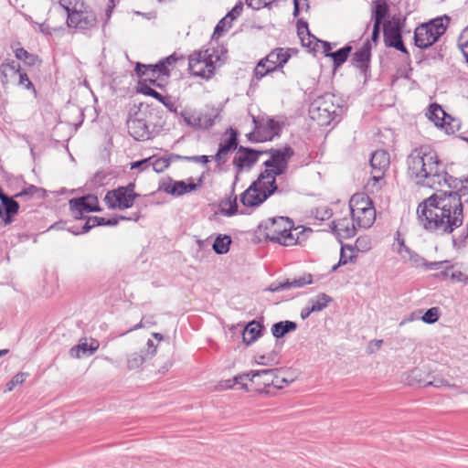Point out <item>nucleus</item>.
Segmentation results:
<instances>
[{"label":"nucleus","instance_id":"1","mask_svg":"<svg viewBox=\"0 0 468 468\" xmlns=\"http://www.w3.org/2000/svg\"><path fill=\"white\" fill-rule=\"evenodd\" d=\"M458 181L450 191H439L419 204L417 216L420 224L428 232L449 235L463 223V202L468 195V178Z\"/></svg>","mask_w":468,"mask_h":468},{"label":"nucleus","instance_id":"2","mask_svg":"<svg viewBox=\"0 0 468 468\" xmlns=\"http://www.w3.org/2000/svg\"><path fill=\"white\" fill-rule=\"evenodd\" d=\"M408 175L417 185L433 189L447 186L456 187L459 184L450 176L436 151L429 144L411 150L407 157Z\"/></svg>","mask_w":468,"mask_h":468},{"label":"nucleus","instance_id":"3","mask_svg":"<svg viewBox=\"0 0 468 468\" xmlns=\"http://www.w3.org/2000/svg\"><path fill=\"white\" fill-rule=\"evenodd\" d=\"M263 154H268L270 158L263 163L266 169L259 176L271 183V179L276 182V176L286 173L289 161L294 155V150L285 145L282 148H271Z\"/></svg>","mask_w":468,"mask_h":468},{"label":"nucleus","instance_id":"4","mask_svg":"<svg viewBox=\"0 0 468 468\" xmlns=\"http://www.w3.org/2000/svg\"><path fill=\"white\" fill-rule=\"evenodd\" d=\"M222 64L221 56L215 48L195 51L188 58V69L192 75L210 79L215 69Z\"/></svg>","mask_w":468,"mask_h":468},{"label":"nucleus","instance_id":"5","mask_svg":"<svg viewBox=\"0 0 468 468\" xmlns=\"http://www.w3.org/2000/svg\"><path fill=\"white\" fill-rule=\"evenodd\" d=\"M335 96L324 93L316 98L309 107L310 118L320 125H328L340 115L342 107L335 102Z\"/></svg>","mask_w":468,"mask_h":468},{"label":"nucleus","instance_id":"6","mask_svg":"<svg viewBox=\"0 0 468 468\" xmlns=\"http://www.w3.org/2000/svg\"><path fill=\"white\" fill-rule=\"evenodd\" d=\"M282 190L279 188L276 182L266 181L258 177L257 180L251 183V185L240 195L239 201L244 207H255L261 205L266 201L272 194L281 193Z\"/></svg>","mask_w":468,"mask_h":468},{"label":"nucleus","instance_id":"7","mask_svg":"<svg viewBox=\"0 0 468 468\" xmlns=\"http://www.w3.org/2000/svg\"><path fill=\"white\" fill-rule=\"evenodd\" d=\"M447 28L441 17L417 27L414 31V44L420 49L431 47L441 37Z\"/></svg>","mask_w":468,"mask_h":468},{"label":"nucleus","instance_id":"8","mask_svg":"<svg viewBox=\"0 0 468 468\" xmlns=\"http://www.w3.org/2000/svg\"><path fill=\"white\" fill-rule=\"evenodd\" d=\"M134 183H129L125 186H118L107 192L104 201L109 208L123 210L133 206L139 194L134 192Z\"/></svg>","mask_w":468,"mask_h":468},{"label":"nucleus","instance_id":"9","mask_svg":"<svg viewBox=\"0 0 468 468\" xmlns=\"http://www.w3.org/2000/svg\"><path fill=\"white\" fill-rule=\"evenodd\" d=\"M98 23L96 14L90 8L80 3L78 10H71L67 16V25L69 27L75 28L83 34H87L92 28L96 27Z\"/></svg>","mask_w":468,"mask_h":468},{"label":"nucleus","instance_id":"10","mask_svg":"<svg viewBox=\"0 0 468 468\" xmlns=\"http://www.w3.org/2000/svg\"><path fill=\"white\" fill-rule=\"evenodd\" d=\"M279 369H262V370H251L250 381L255 383L259 390L269 393L270 390L266 389L270 387L275 388H282V383L287 382L285 378L278 376Z\"/></svg>","mask_w":468,"mask_h":468},{"label":"nucleus","instance_id":"11","mask_svg":"<svg viewBox=\"0 0 468 468\" xmlns=\"http://www.w3.org/2000/svg\"><path fill=\"white\" fill-rule=\"evenodd\" d=\"M263 223L260 224L259 228L261 229ZM293 223L289 218L278 217L270 218L264 223V237L266 239L277 243L281 238L292 229Z\"/></svg>","mask_w":468,"mask_h":468},{"label":"nucleus","instance_id":"12","mask_svg":"<svg viewBox=\"0 0 468 468\" xmlns=\"http://www.w3.org/2000/svg\"><path fill=\"white\" fill-rule=\"evenodd\" d=\"M261 154H263V152L256 151L249 147L239 146L238 148V153L233 159V165L236 166L237 175L232 186V195L234 194L236 183L239 180V174L244 168H250L258 161L259 156Z\"/></svg>","mask_w":468,"mask_h":468},{"label":"nucleus","instance_id":"13","mask_svg":"<svg viewBox=\"0 0 468 468\" xmlns=\"http://www.w3.org/2000/svg\"><path fill=\"white\" fill-rule=\"evenodd\" d=\"M69 207L75 218L80 219L84 213L99 212L101 210L98 197L94 195H87L69 200Z\"/></svg>","mask_w":468,"mask_h":468},{"label":"nucleus","instance_id":"14","mask_svg":"<svg viewBox=\"0 0 468 468\" xmlns=\"http://www.w3.org/2000/svg\"><path fill=\"white\" fill-rule=\"evenodd\" d=\"M383 26V37L386 47L394 48L409 56L410 53L402 40L400 24H391L390 21H387Z\"/></svg>","mask_w":468,"mask_h":468},{"label":"nucleus","instance_id":"15","mask_svg":"<svg viewBox=\"0 0 468 468\" xmlns=\"http://www.w3.org/2000/svg\"><path fill=\"white\" fill-rule=\"evenodd\" d=\"M429 119L434 122L437 127L442 128L447 133H454L458 125H454V120L447 114L441 105L431 104L429 107Z\"/></svg>","mask_w":468,"mask_h":468},{"label":"nucleus","instance_id":"16","mask_svg":"<svg viewBox=\"0 0 468 468\" xmlns=\"http://www.w3.org/2000/svg\"><path fill=\"white\" fill-rule=\"evenodd\" d=\"M313 283V275L303 272L302 275L293 278H288L282 282L271 283L268 290L272 292L289 290L292 288H303L305 285Z\"/></svg>","mask_w":468,"mask_h":468},{"label":"nucleus","instance_id":"17","mask_svg":"<svg viewBox=\"0 0 468 468\" xmlns=\"http://www.w3.org/2000/svg\"><path fill=\"white\" fill-rule=\"evenodd\" d=\"M239 133L236 130L230 128L229 129V136L228 139L222 140L218 145V149L216 154L213 156V159L218 163V165L224 164L226 162L227 155L238 149Z\"/></svg>","mask_w":468,"mask_h":468},{"label":"nucleus","instance_id":"18","mask_svg":"<svg viewBox=\"0 0 468 468\" xmlns=\"http://www.w3.org/2000/svg\"><path fill=\"white\" fill-rule=\"evenodd\" d=\"M128 132L137 141H146L151 137V132L146 121L143 118H132L127 121Z\"/></svg>","mask_w":468,"mask_h":468},{"label":"nucleus","instance_id":"19","mask_svg":"<svg viewBox=\"0 0 468 468\" xmlns=\"http://www.w3.org/2000/svg\"><path fill=\"white\" fill-rule=\"evenodd\" d=\"M398 253L400 255L401 259L405 261H409L410 265L414 268H420L423 264L426 263V260L419 255L414 250H410L406 244L404 239L399 237V234L398 233Z\"/></svg>","mask_w":468,"mask_h":468},{"label":"nucleus","instance_id":"20","mask_svg":"<svg viewBox=\"0 0 468 468\" xmlns=\"http://www.w3.org/2000/svg\"><path fill=\"white\" fill-rule=\"evenodd\" d=\"M290 50V48H277L263 58V61L267 62L273 71L281 69L291 58Z\"/></svg>","mask_w":468,"mask_h":468},{"label":"nucleus","instance_id":"21","mask_svg":"<svg viewBox=\"0 0 468 468\" xmlns=\"http://www.w3.org/2000/svg\"><path fill=\"white\" fill-rule=\"evenodd\" d=\"M198 185L193 181L186 183L185 181H170L169 183H164L160 189H163L165 193L172 196L179 197L186 193L195 191Z\"/></svg>","mask_w":468,"mask_h":468},{"label":"nucleus","instance_id":"22","mask_svg":"<svg viewBox=\"0 0 468 468\" xmlns=\"http://www.w3.org/2000/svg\"><path fill=\"white\" fill-rule=\"evenodd\" d=\"M410 377L412 379L416 380L420 386L422 387H434V388H442V387H451V383L449 380L439 377L432 376L428 374L426 378H421V370L420 368H414L411 371Z\"/></svg>","mask_w":468,"mask_h":468},{"label":"nucleus","instance_id":"23","mask_svg":"<svg viewBox=\"0 0 468 468\" xmlns=\"http://www.w3.org/2000/svg\"><path fill=\"white\" fill-rule=\"evenodd\" d=\"M100 344L96 339L87 343V339H80V343L69 349V356L73 358H80L84 356L93 355L99 348Z\"/></svg>","mask_w":468,"mask_h":468},{"label":"nucleus","instance_id":"24","mask_svg":"<svg viewBox=\"0 0 468 468\" xmlns=\"http://www.w3.org/2000/svg\"><path fill=\"white\" fill-rule=\"evenodd\" d=\"M331 229L341 239H350L356 235L354 221L347 218H340L331 223Z\"/></svg>","mask_w":468,"mask_h":468},{"label":"nucleus","instance_id":"25","mask_svg":"<svg viewBox=\"0 0 468 468\" xmlns=\"http://www.w3.org/2000/svg\"><path fill=\"white\" fill-rule=\"evenodd\" d=\"M371 48L372 47L370 41L367 40L361 48L353 54L352 64L361 70H366L368 68L370 61Z\"/></svg>","mask_w":468,"mask_h":468},{"label":"nucleus","instance_id":"26","mask_svg":"<svg viewBox=\"0 0 468 468\" xmlns=\"http://www.w3.org/2000/svg\"><path fill=\"white\" fill-rule=\"evenodd\" d=\"M357 211L352 212V220L356 221L360 228L367 229L371 227L376 219V209L374 207L367 209L356 208Z\"/></svg>","mask_w":468,"mask_h":468},{"label":"nucleus","instance_id":"27","mask_svg":"<svg viewBox=\"0 0 468 468\" xmlns=\"http://www.w3.org/2000/svg\"><path fill=\"white\" fill-rule=\"evenodd\" d=\"M297 32L303 46L315 50L320 39L310 33L307 22L299 20L297 23Z\"/></svg>","mask_w":468,"mask_h":468},{"label":"nucleus","instance_id":"28","mask_svg":"<svg viewBox=\"0 0 468 468\" xmlns=\"http://www.w3.org/2000/svg\"><path fill=\"white\" fill-rule=\"evenodd\" d=\"M371 19L375 24H383V21L389 14V7L387 0H373L371 3Z\"/></svg>","mask_w":468,"mask_h":468},{"label":"nucleus","instance_id":"29","mask_svg":"<svg viewBox=\"0 0 468 468\" xmlns=\"http://www.w3.org/2000/svg\"><path fill=\"white\" fill-rule=\"evenodd\" d=\"M263 326L261 323L253 320L250 322L242 331V339L246 345H251L261 335Z\"/></svg>","mask_w":468,"mask_h":468},{"label":"nucleus","instance_id":"30","mask_svg":"<svg viewBox=\"0 0 468 468\" xmlns=\"http://www.w3.org/2000/svg\"><path fill=\"white\" fill-rule=\"evenodd\" d=\"M197 118L200 119L199 129H209L215 124V121L219 116V111L214 107L207 108L197 112Z\"/></svg>","mask_w":468,"mask_h":468},{"label":"nucleus","instance_id":"31","mask_svg":"<svg viewBox=\"0 0 468 468\" xmlns=\"http://www.w3.org/2000/svg\"><path fill=\"white\" fill-rule=\"evenodd\" d=\"M370 165L374 171H384L389 165V154L385 150L375 151L370 158Z\"/></svg>","mask_w":468,"mask_h":468},{"label":"nucleus","instance_id":"32","mask_svg":"<svg viewBox=\"0 0 468 468\" xmlns=\"http://www.w3.org/2000/svg\"><path fill=\"white\" fill-rule=\"evenodd\" d=\"M20 71V64L12 59L6 60L0 65L1 82L5 86L9 82V76L16 75Z\"/></svg>","mask_w":468,"mask_h":468},{"label":"nucleus","instance_id":"33","mask_svg":"<svg viewBox=\"0 0 468 468\" xmlns=\"http://www.w3.org/2000/svg\"><path fill=\"white\" fill-rule=\"evenodd\" d=\"M296 328L297 324L295 322L285 320L273 324L271 331L272 335L279 339L283 337L286 334L296 330Z\"/></svg>","mask_w":468,"mask_h":468},{"label":"nucleus","instance_id":"34","mask_svg":"<svg viewBox=\"0 0 468 468\" xmlns=\"http://www.w3.org/2000/svg\"><path fill=\"white\" fill-rule=\"evenodd\" d=\"M373 206L372 200L364 193H357L351 197L349 200L350 212L357 211L356 208L367 209Z\"/></svg>","mask_w":468,"mask_h":468},{"label":"nucleus","instance_id":"35","mask_svg":"<svg viewBox=\"0 0 468 468\" xmlns=\"http://www.w3.org/2000/svg\"><path fill=\"white\" fill-rule=\"evenodd\" d=\"M352 50L353 47L347 44L338 50L334 51L330 58L333 60V69H336L341 67L347 60Z\"/></svg>","mask_w":468,"mask_h":468},{"label":"nucleus","instance_id":"36","mask_svg":"<svg viewBox=\"0 0 468 468\" xmlns=\"http://www.w3.org/2000/svg\"><path fill=\"white\" fill-rule=\"evenodd\" d=\"M333 302V298L324 292L317 294L315 297L309 299L308 304L311 305V311L321 312Z\"/></svg>","mask_w":468,"mask_h":468},{"label":"nucleus","instance_id":"37","mask_svg":"<svg viewBox=\"0 0 468 468\" xmlns=\"http://www.w3.org/2000/svg\"><path fill=\"white\" fill-rule=\"evenodd\" d=\"M46 196V190L36 186L34 185H29L28 186L25 187L23 190H21L19 193H17L15 197L17 198H24L25 200L30 199L33 197H37L38 198L42 199Z\"/></svg>","mask_w":468,"mask_h":468},{"label":"nucleus","instance_id":"38","mask_svg":"<svg viewBox=\"0 0 468 468\" xmlns=\"http://www.w3.org/2000/svg\"><path fill=\"white\" fill-rule=\"evenodd\" d=\"M16 58L23 61L27 66H36L41 64V59L32 53H29L23 48H16L15 51Z\"/></svg>","mask_w":468,"mask_h":468},{"label":"nucleus","instance_id":"39","mask_svg":"<svg viewBox=\"0 0 468 468\" xmlns=\"http://www.w3.org/2000/svg\"><path fill=\"white\" fill-rule=\"evenodd\" d=\"M2 207H0V217L4 214L16 215L19 210V204L14 197L6 196L1 200Z\"/></svg>","mask_w":468,"mask_h":468},{"label":"nucleus","instance_id":"40","mask_svg":"<svg viewBox=\"0 0 468 468\" xmlns=\"http://www.w3.org/2000/svg\"><path fill=\"white\" fill-rule=\"evenodd\" d=\"M137 90H138V92H140L144 95L153 97L160 102L163 101V100H165V96H163L161 93L156 91L154 89H153L148 84V80H139Z\"/></svg>","mask_w":468,"mask_h":468},{"label":"nucleus","instance_id":"41","mask_svg":"<svg viewBox=\"0 0 468 468\" xmlns=\"http://www.w3.org/2000/svg\"><path fill=\"white\" fill-rule=\"evenodd\" d=\"M231 244V239L229 236L224 235H218L214 243H213V250L217 254H226L229 250V246Z\"/></svg>","mask_w":468,"mask_h":468},{"label":"nucleus","instance_id":"42","mask_svg":"<svg viewBox=\"0 0 468 468\" xmlns=\"http://www.w3.org/2000/svg\"><path fill=\"white\" fill-rule=\"evenodd\" d=\"M353 252H354L353 246L347 245V244H342L338 265H346L348 262H353L356 258V255H355Z\"/></svg>","mask_w":468,"mask_h":468},{"label":"nucleus","instance_id":"43","mask_svg":"<svg viewBox=\"0 0 468 468\" xmlns=\"http://www.w3.org/2000/svg\"><path fill=\"white\" fill-rule=\"evenodd\" d=\"M237 196H234L233 198L229 197V200L222 202L220 205V212L228 217L234 216L238 213V203H237Z\"/></svg>","mask_w":468,"mask_h":468},{"label":"nucleus","instance_id":"44","mask_svg":"<svg viewBox=\"0 0 468 468\" xmlns=\"http://www.w3.org/2000/svg\"><path fill=\"white\" fill-rule=\"evenodd\" d=\"M148 70L150 71V76L161 78L165 77L169 78L170 76V70L168 68H165L163 62L159 61L158 63L153 65L149 64L147 65Z\"/></svg>","mask_w":468,"mask_h":468},{"label":"nucleus","instance_id":"45","mask_svg":"<svg viewBox=\"0 0 468 468\" xmlns=\"http://www.w3.org/2000/svg\"><path fill=\"white\" fill-rule=\"evenodd\" d=\"M262 128L268 133L265 136H268V140H271L273 136L280 134L282 125L274 119L269 118Z\"/></svg>","mask_w":468,"mask_h":468},{"label":"nucleus","instance_id":"46","mask_svg":"<svg viewBox=\"0 0 468 468\" xmlns=\"http://www.w3.org/2000/svg\"><path fill=\"white\" fill-rule=\"evenodd\" d=\"M273 72L272 69L268 65L267 62L263 61L261 58L254 69V78L257 80H261L266 75Z\"/></svg>","mask_w":468,"mask_h":468},{"label":"nucleus","instance_id":"47","mask_svg":"<svg viewBox=\"0 0 468 468\" xmlns=\"http://www.w3.org/2000/svg\"><path fill=\"white\" fill-rule=\"evenodd\" d=\"M148 357L141 353H133L127 358L129 369H135L141 367Z\"/></svg>","mask_w":468,"mask_h":468},{"label":"nucleus","instance_id":"48","mask_svg":"<svg viewBox=\"0 0 468 468\" xmlns=\"http://www.w3.org/2000/svg\"><path fill=\"white\" fill-rule=\"evenodd\" d=\"M458 47L468 63V26L461 32L458 37Z\"/></svg>","mask_w":468,"mask_h":468},{"label":"nucleus","instance_id":"49","mask_svg":"<svg viewBox=\"0 0 468 468\" xmlns=\"http://www.w3.org/2000/svg\"><path fill=\"white\" fill-rule=\"evenodd\" d=\"M181 117L184 122L190 127L195 129H199L200 126V119L197 118V112H182Z\"/></svg>","mask_w":468,"mask_h":468},{"label":"nucleus","instance_id":"50","mask_svg":"<svg viewBox=\"0 0 468 468\" xmlns=\"http://www.w3.org/2000/svg\"><path fill=\"white\" fill-rule=\"evenodd\" d=\"M312 214L314 217L321 221L329 219L332 215V209L326 206L316 207L314 210L312 211Z\"/></svg>","mask_w":468,"mask_h":468},{"label":"nucleus","instance_id":"51","mask_svg":"<svg viewBox=\"0 0 468 468\" xmlns=\"http://www.w3.org/2000/svg\"><path fill=\"white\" fill-rule=\"evenodd\" d=\"M141 218V212L140 210L132 213L131 216H120L119 218H112L106 219V226H115L119 223V220H133V221H138Z\"/></svg>","mask_w":468,"mask_h":468},{"label":"nucleus","instance_id":"52","mask_svg":"<svg viewBox=\"0 0 468 468\" xmlns=\"http://www.w3.org/2000/svg\"><path fill=\"white\" fill-rule=\"evenodd\" d=\"M253 122L255 123L256 131L250 132L247 134L249 141L253 143L264 142L268 140V136L262 134L261 132V128L258 126V122L255 118H253Z\"/></svg>","mask_w":468,"mask_h":468},{"label":"nucleus","instance_id":"53","mask_svg":"<svg viewBox=\"0 0 468 468\" xmlns=\"http://www.w3.org/2000/svg\"><path fill=\"white\" fill-rule=\"evenodd\" d=\"M19 74V80H18V85L22 86L26 90H31L35 97H37V90L35 89L34 84L29 80L27 74L26 72H22L21 70L18 72Z\"/></svg>","mask_w":468,"mask_h":468},{"label":"nucleus","instance_id":"54","mask_svg":"<svg viewBox=\"0 0 468 468\" xmlns=\"http://www.w3.org/2000/svg\"><path fill=\"white\" fill-rule=\"evenodd\" d=\"M440 316L439 309L437 307H431L428 309L425 314L421 316V320L426 324H434L438 321Z\"/></svg>","mask_w":468,"mask_h":468},{"label":"nucleus","instance_id":"55","mask_svg":"<svg viewBox=\"0 0 468 468\" xmlns=\"http://www.w3.org/2000/svg\"><path fill=\"white\" fill-rule=\"evenodd\" d=\"M231 26L232 23L226 16H224L219 20V22L215 27L213 36H217L218 37H219L222 35V33L229 30L231 27Z\"/></svg>","mask_w":468,"mask_h":468},{"label":"nucleus","instance_id":"56","mask_svg":"<svg viewBox=\"0 0 468 468\" xmlns=\"http://www.w3.org/2000/svg\"><path fill=\"white\" fill-rule=\"evenodd\" d=\"M169 165L170 159H167L166 157L157 158L151 163L153 170L156 173L164 172L169 166Z\"/></svg>","mask_w":468,"mask_h":468},{"label":"nucleus","instance_id":"57","mask_svg":"<svg viewBox=\"0 0 468 468\" xmlns=\"http://www.w3.org/2000/svg\"><path fill=\"white\" fill-rule=\"evenodd\" d=\"M98 220L99 219H98L97 216L88 217L87 219H86L85 224L82 226V230L81 231H72V233L75 234V235H79V234H82V233H87L92 228L98 226Z\"/></svg>","mask_w":468,"mask_h":468},{"label":"nucleus","instance_id":"58","mask_svg":"<svg viewBox=\"0 0 468 468\" xmlns=\"http://www.w3.org/2000/svg\"><path fill=\"white\" fill-rule=\"evenodd\" d=\"M27 378V374L23 373V372H19L17 373L16 375H15L12 379L6 384V389L7 391H11L13 390V388L16 386V385H21L25 382Z\"/></svg>","mask_w":468,"mask_h":468},{"label":"nucleus","instance_id":"59","mask_svg":"<svg viewBox=\"0 0 468 468\" xmlns=\"http://www.w3.org/2000/svg\"><path fill=\"white\" fill-rule=\"evenodd\" d=\"M59 5L66 10L67 16L71 10H78L80 7V3L78 0H59Z\"/></svg>","mask_w":468,"mask_h":468},{"label":"nucleus","instance_id":"60","mask_svg":"<svg viewBox=\"0 0 468 468\" xmlns=\"http://www.w3.org/2000/svg\"><path fill=\"white\" fill-rule=\"evenodd\" d=\"M243 11L242 2H238L234 7L225 16L231 23L238 18Z\"/></svg>","mask_w":468,"mask_h":468},{"label":"nucleus","instance_id":"61","mask_svg":"<svg viewBox=\"0 0 468 468\" xmlns=\"http://www.w3.org/2000/svg\"><path fill=\"white\" fill-rule=\"evenodd\" d=\"M256 362L259 365L271 366L276 363V354L271 353L269 355H261L256 358Z\"/></svg>","mask_w":468,"mask_h":468},{"label":"nucleus","instance_id":"62","mask_svg":"<svg viewBox=\"0 0 468 468\" xmlns=\"http://www.w3.org/2000/svg\"><path fill=\"white\" fill-rule=\"evenodd\" d=\"M250 378L251 371L249 373L239 374L233 378V384L240 385L241 389L248 390V387L245 381L250 380Z\"/></svg>","mask_w":468,"mask_h":468},{"label":"nucleus","instance_id":"63","mask_svg":"<svg viewBox=\"0 0 468 468\" xmlns=\"http://www.w3.org/2000/svg\"><path fill=\"white\" fill-rule=\"evenodd\" d=\"M297 238H294L293 234L292 233V229L287 231L285 235H283L281 239L277 242L282 246H292L296 244Z\"/></svg>","mask_w":468,"mask_h":468},{"label":"nucleus","instance_id":"64","mask_svg":"<svg viewBox=\"0 0 468 468\" xmlns=\"http://www.w3.org/2000/svg\"><path fill=\"white\" fill-rule=\"evenodd\" d=\"M450 276L452 281H456L459 282H463L464 284H468V275L464 274L461 271H452Z\"/></svg>","mask_w":468,"mask_h":468}]
</instances>
